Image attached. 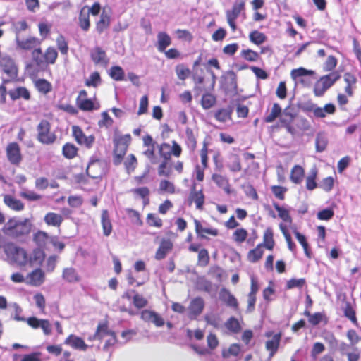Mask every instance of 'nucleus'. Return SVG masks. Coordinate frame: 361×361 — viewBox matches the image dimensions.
I'll list each match as a JSON object with an SVG mask.
<instances>
[{
	"instance_id": "f8f14e48",
	"label": "nucleus",
	"mask_w": 361,
	"mask_h": 361,
	"mask_svg": "<svg viewBox=\"0 0 361 361\" xmlns=\"http://www.w3.org/2000/svg\"><path fill=\"white\" fill-rule=\"evenodd\" d=\"M26 322L32 329L41 328L47 336L51 334V325L47 319H39L35 317H30L26 319Z\"/></svg>"
},
{
	"instance_id": "6e6d98bb",
	"label": "nucleus",
	"mask_w": 361,
	"mask_h": 361,
	"mask_svg": "<svg viewBox=\"0 0 361 361\" xmlns=\"http://www.w3.org/2000/svg\"><path fill=\"white\" fill-rule=\"evenodd\" d=\"M216 102V98L212 94H204L202 98V106L204 109H209L213 106Z\"/></svg>"
},
{
	"instance_id": "dca6fc26",
	"label": "nucleus",
	"mask_w": 361,
	"mask_h": 361,
	"mask_svg": "<svg viewBox=\"0 0 361 361\" xmlns=\"http://www.w3.org/2000/svg\"><path fill=\"white\" fill-rule=\"evenodd\" d=\"M86 172L93 179L100 178L104 173L103 164L99 160H92L87 165Z\"/></svg>"
},
{
	"instance_id": "f03ea898",
	"label": "nucleus",
	"mask_w": 361,
	"mask_h": 361,
	"mask_svg": "<svg viewBox=\"0 0 361 361\" xmlns=\"http://www.w3.org/2000/svg\"><path fill=\"white\" fill-rule=\"evenodd\" d=\"M4 252L8 258L13 262L20 265L25 264L28 261L26 252L13 243H8L4 246Z\"/></svg>"
},
{
	"instance_id": "774afa93",
	"label": "nucleus",
	"mask_w": 361,
	"mask_h": 361,
	"mask_svg": "<svg viewBox=\"0 0 361 361\" xmlns=\"http://www.w3.org/2000/svg\"><path fill=\"white\" fill-rule=\"evenodd\" d=\"M207 346L210 350L216 349L219 344V339L215 334L209 333L207 336Z\"/></svg>"
},
{
	"instance_id": "4c0bfd02",
	"label": "nucleus",
	"mask_w": 361,
	"mask_h": 361,
	"mask_svg": "<svg viewBox=\"0 0 361 361\" xmlns=\"http://www.w3.org/2000/svg\"><path fill=\"white\" fill-rule=\"evenodd\" d=\"M263 253V244H259L255 249L248 252L247 259L251 262H257L261 259Z\"/></svg>"
},
{
	"instance_id": "cd10ccee",
	"label": "nucleus",
	"mask_w": 361,
	"mask_h": 361,
	"mask_svg": "<svg viewBox=\"0 0 361 361\" xmlns=\"http://www.w3.org/2000/svg\"><path fill=\"white\" fill-rule=\"evenodd\" d=\"M212 180L219 188H222L227 194L231 193V187L227 178L220 174H213Z\"/></svg>"
},
{
	"instance_id": "6e6552de",
	"label": "nucleus",
	"mask_w": 361,
	"mask_h": 361,
	"mask_svg": "<svg viewBox=\"0 0 361 361\" xmlns=\"http://www.w3.org/2000/svg\"><path fill=\"white\" fill-rule=\"evenodd\" d=\"M265 336L267 338L271 337L265 343V348L269 353V357H272L278 351L282 337V333L279 332L274 334L273 331H269L265 333Z\"/></svg>"
},
{
	"instance_id": "bf43d9fd",
	"label": "nucleus",
	"mask_w": 361,
	"mask_h": 361,
	"mask_svg": "<svg viewBox=\"0 0 361 361\" xmlns=\"http://www.w3.org/2000/svg\"><path fill=\"white\" fill-rule=\"evenodd\" d=\"M314 73V71H311V70H307L305 68H297V69H293L291 71V77L294 79V80H297L298 78H300L302 76H305V75H313Z\"/></svg>"
},
{
	"instance_id": "2f4dec72",
	"label": "nucleus",
	"mask_w": 361,
	"mask_h": 361,
	"mask_svg": "<svg viewBox=\"0 0 361 361\" xmlns=\"http://www.w3.org/2000/svg\"><path fill=\"white\" fill-rule=\"evenodd\" d=\"M9 95L13 100H16L20 98L29 100L30 98L29 91L24 87H20L13 90H11L9 92Z\"/></svg>"
},
{
	"instance_id": "9d476101",
	"label": "nucleus",
	"mask_w": 361,
	"mask_h": 361,
	"mask_svg": "<svg viewBox=\"0 0 361 361\" xmlns=\"http://www.w3.org/2000/svg\"><path fill=\"white\" fill-rule=\"evenodd\" d=\"M6 157L9 162L13 165H18L22 161L20 149L17 142L9 143L6 149Z\"/></svg>"
},
{
	"instance_id": "a18cd8bd",
	"label": "nucleus",
	"mask_w": 361,
	"mask_h": 361,
	"mask_svg": "<svg viewBox=\"0 0 361 361\" xmlns=\"http://www.w3.org/2000/svg\"><path fill=\"white\" fill-rule=\"evenodd\" d=\"M50 238L47 233L39 231L35 234L34 240L38 246L42 247L45 246L48 241L50 242Z\"/></svg>"
},
{
	"instance_id": "c85d7f7f",
	"label": "nucleus",
	"mask_w": 361,
	"mask_h": 361,
	"mask_svg": "<svg viewBox=\"0 0 361 361\" xmlns=\"http://www.w3.org/2000/svg\"><path fill=\"white\" fill-rule=\"evenodd\" d=\"M157 48L159 51H164L166 48L171 43V37L164 32H160L157 35Z\"/></svg>"
},
{
	"instance_id": "423d86ee",
	"label": "nucleus",
	"mask_w": 361,
	"mask_h": 361,
	"mask_svg": "<svg viewBox=\"0 0 361 361\" xmlns=\"http://www.w3.org/2000/svg\"><path fill=\"white\" fill-rule=\"evenodd\" d=\"M303 111L305 112H312L316 118H323L326 117V114H334L336 107L333 104H327L323 108L319 107L314 104H310L303 107Z\"/></svg>"
},
{
	"instance_id": "f704fd0d",
	"label": "nucleus",
	"mask_w": 361,
	"mask_h": 361,
	"mask_svg": "<svg viewBox=\"0 0 361 361\" xmlns=\"http://www.w3.org/2000/svg\"><path fill=\"white\" fill-rule=\"evenodd\" d=\"M304 169L299 165H295L291 170L290 180L296 184H299L302 181L304 177Z\"/></svg>"
},
{
	"instance_id": "412c9836",
	"label": "nucleus",
	"mask_w": 361,
	"mask_h": 361,
	"mask_svg": "<svg viewBox=\"0 0 361 361\" xmlns=\"http://www.w3.org/2000/svg\"><path fill=\"white\" fill-rule=\"evenodd\" d=\"M115 334L114 331L109 329L107 321H103L98 324L94 338L97 340H102L105 336H111Z\"/></svg>"
},
{
	"instance_id": "39448f33",
	"label": "nucleus",
	"mask_w": 361,
	"mask_h": 361,
	"mask_svg": "<svg viewBox=\"0 0 361 361\" xmlns=\"http://www.w3.org/2000/svg\"><path fill=\"white\" fill-rule=\"evenodd\" d=\"M0 66L8 76V79H3L4 83L8 82L11 80L16 78L18 75V68L13 59H12L10 56H1L0 58Z\"/></svg>"
},
{
	"instance_id": "ddd939ff",
	"label": "nucleus",
	"mask_w": 361,
	"mask_h": 361,
	"mask_svg": "<svg viewBox=\"0 0 361 361\" xmlns=\"http://www.w3.org/2000/svg\"><path fill=\"white\" fill-rule=\"evenodd\" d=\"M283 114L286 116H289L290 119L281 118L280 122L281 126L286 128V131L290 133L292 136L297 135L296 128L292 125L293 120L296 116V113L293 109L288 106L284 109Z\"/></svg>"
},
{
	"instance_id": "a211bd4d",
	"label": "nucleus",
	"mask_w": 361,
	"mask_h": 361,
	"mask_svg": "<svg viewBox=\"0 0 361 361\" xmlns=\"http://www.w3.org/2000/svg\"><path fill=\"white\" fill-rule=\"evenodd\" d=\"M204 307V300L200 297H197L192 300L189 305L188 317L190 319H196L202 312Z\"/></svg>"
},
{
	"instance_id": "a19ab883",
	"label": "nucleus",
	"mask_w": 361,
	"mask_h": 361,
	"mask_svg": "<svg viewBox=\"0 0 361 361\" xmlns=\"http://www.w3.org/2000/svg\"><path fill=\"white\" fill-rule=\"evenodd\" d=\"M63 278L68 282L73 283L80 280L76 270L72 267L66 268L63 271Z\"/></svg>"
},
{
	"instance_id": "864d4df0",
	"label": "nucleus",
	"mask_w": 361,
	"mask_h": 361,
	"mask_svg": "<svg viewBox=\"0 0 361 361\" xmlns=\"http://www.w3.org/2000/svg\"><path fill=\"white\" fill-rule=\"evenodd\" d=\"M294 234L295 235V238L298 240V242L302 246L305 255L310 258V252L309 250V245H308V243L307 242L305 236L297 231H294Z\"/></svg>"
},
{
	"instance_id": "0eeeda50",
	"label": "nucleus",
	"mask_w": 361,
	"mask_h": 361,
	"mask_svg": "<svg viewBox=\"0 0 361 361\" xmlns=\"http://www.w3.org/2000/svg\"><path fill=\"white\" fill-rule=\"evenodd\" d=\"M245 10V1L243 0H237L233 5L231 10L226 11V19L228 25L233 31L236 30L235 20L240 16V13Z\"/></svg>"
},
{
	"instance_id": "3c124183",
	"label": "nucleus",
	"mask_w": 361,
	"mask_h": 361,
	"mask_svg": "<svg viewBox=\"0 0 361 361\" xmlns=\"http://www.w3.org/2000/svg\"><path fill=\"white\" fill-rule=\"evenodd\" d=\"M78 149L76 147L70 143H66L63 147V154L68 159H73L77 154Z\"/></svg>"
},
{
	"instance_id": "49530a36",
	"label": "nucleus",
	"mask_w": 361,
	"mask_h": 361,
	"mask_svg": "<svg viewBox=\"0 0 361 361\" xmlns=\"http://www.w3.org/2000/svg\"><path fill=\"white\" fill-rule=\"evenodd\" d=\"M41 353L39 352L32 353L30 354L25 355L23 357L15 354L14 360L16 361H42L40 358Z\"/></svg>"
},
{
	"instance_id": "5701e85b",
	"label": "nucleus",
	"mask_w": 361,
	"mask_h": 361,
	"mask_svg": "<svg viewBox=\"0 0 361 361\" xmlns=\"http://www.w3.org/2000/svg\"><path fill=\"white\" fill-rule=\"evenodd\" d=\"M4 202L10 209L16 212L22 211L24 209V204L11 195H5L4 196Z\"/></svg>"
},
{
	"instance_id": "bb28decb",
	"label": "nucleus",
	"mask_w": 361,
	"mask_h": 361,
	"mask_svg": "<svg viewBox=\"0 0 361 361\" xmlns=\"http://www.w3.org/2000/svg\"><path fill=\"white\" fill-rule=\"evenodd\" d=\"M241 352V347L238 343H232L228 348H224L221 350V357L224 359H228L231 356L237 357Z\"/></svg>"
},
{
	"instance_id": "052dcab7",
	"label": "nucleus",
	"mask_w": 361,
	"mask_h": 361,
	"mask_svg": "<svg viewBox=\"0 0 361 361\" xmlns=\"http://www.w3.org/2000/svg\"><path fill=\"white\" fill-rule=\"evenodd\" d=\"M176 72L178 78L181 80H185L190 74V69L183 64H179L176 67Z\"/></svg>"
},
{
	"instance_id": "de8ad7c7",
	"label": "nucleus",
	"mask_w": 361,
	"mask_h": 361,
	"mask_svg": "<svg viewBox=\"0 0 361 361\" xmlns=\"http://www.w3.org/2000/svg\"><path fill=\"white\" fill-rule=\"evenodd\" d=\"M137 164V159L133 154H130L125 160L124 165L128 173L134 171Z\"/></svg>"
},
{
	"instance_id": "1a4fd4ad",
	"label": "nucleus",
	"mask_w": 361,
	"mask_h": 361,
	"mask_svg": "<svg viewBox=\"0 0 361 361\" xmlns=\"http://www.w3.org/2000/svg\"><path fill=\"white\" fill-rule=\"evenodd\" d=\"M73 135L76 142L81 145H84L87 148H91L94 143V136H86L82 129L76 126L72 127Z\"/></svg>"
},
{
	"instance_id": "f3484780",
	"label": "nucleus",
	"mask_w": 361,
	"mask_h": 361,
	"mask_svg": "<svg viewBox=\"0 0 361 361\" xmlns=\"http://www.w3.org/2000/svg\"><path fill=\"white\" fill-rule=\"evenodd\" d=\"M90 57L96 65L106 66L109 59L106 51L99 47H94L90 51Z\"/></svg>"
},
{
	"instance_id": "4468645a",
	"label": "nucleus",
	"mask_w": 361,
	"mask_h": 361,
	"mask_svg": "<svg viewBox=\"0 0 361 361\" xmlns=\"http://www.w3.org/2000/svg\"><path fill=\"white\" fill-rule=\"evenodd\" d=\"M17 48L23 50H30L41 44V40L35 37H28L21 39L18 35L16 36Z\"/></svg>"
},
{
	"instance_id": "e433bc0d",
	"label": "nucleus",
	"mask_w": 361,
	"mask_h": 361,
	"mask_svg": "<svg viewBox=\"0 0 361 361\" xmlns=\"http://www.w3.org/2000/svg\"><path fill=\"white\" fill-rule=\"evenodd\" d=\"M123 298L129 301L133 300V305L138 309L145 307L147 304V300L142 295H134L133 297H131V295H123Z\"/></svg>"
},
{
	"instance_id": "0e129e2a",
	"label": "nucleus",
	"mask_w": 361,
	"mask_h": 361,
	"mask_svg": "<svg viewBox=\"0 0 361 361\" xmlns=\"http://www.w3.org/2000/svg\"><path fill=\"white\" fill-rule=\"evenodd\" d=\"M215 118L221 122H226L231 118V112L226 109H221L215 114Z\"/></svg>"
},
{
	"instance_id": "09e8293b",
	"label": "nucleus",
	"mask_w": 361,
	"mask_h": 361,
	"mask_svg": "<svg viewBox=\"0 0 361 361\" xmlns=\"http://www.w3.org/2000/svg\"><path fill=\"white\" fill-rule=\"evenodd\" d=\"M57 56L58 54L56 50L54 47H49L44 54V63L51 64L54 63Z\"/></svg>"
},
{
	"instance_id": "20e7f679",
	"label": "nucleus",
	"mask_w": 361,
	"mask_h": 361,
	"mask_svg": "<svg viewBox=\"0 0 361 361\" xmlns=\"http://www.w3.org/2000/svg\"><path fill=\"white\" fill-rule=\"evenodd\" d=\"M37 140L44 145L53 144L56 139V135L51 132V125L47 120H42L37 127Z\"/></svg>"
},
{
	"instance_id": "680f3d73",
	"label": "nucleus",
	"mask_w": 361,
	"mask_h": 361,
	"mask_svg": "<svg viewBox=\"0 0 361 361\" xmlns=\"http://www.w3.org/2000/svg\"><path fill=\"white\" fill-rule=\"evenodd\" d=\"M101 82V78L98 72L92 73L88 79L85 81V85L88 87H97Z\"/></svg>"
},
{
	"instance_id": "58836bf2",
	"label": "nucleus",
	"mask_w": 361,
	"mask_h": 361,
	"mask_svg": "<svg viewBox=\"0 0 361 361\" xmlns=\"http://www.w3.org/2000/svg\"><path fill=\"white\" fill-rule=\"evenodd\" d=\"M79 26L84 31H87L90 28L89 12H86L85 7L82 8L80 11L79 15Z\"/></svg>"
},
{
	"instance_id": "473e14b6",
	"label": "nucleus",
	"mask_w": 361,
	"mask_h": 361,
	"mask_svg": "<svg viewBox=\"0 0 361 361\" xmlns=\"http://www.w3.org/2000/svg\"><path fill=\"white\" fill-rule=\"evenodd\" d=\"M341 75L337 71L331 72V73L324 75L319 78L323 82L324 85L329 90L334 84L340 79Z\"/></svg>"
},
{
	"instance_id": "7ed1b4c3",
	"label": "nucleus",
	"mask_w": 361,
	"mask_h": 361,
	"mask_svg": "<svg viewBox=\"0 0 361 361\" xmlns=\"http://www.w3.org/2000/svg\"><path fill=\"white\" fill-rule=\"evenodd\" d=\"M130 140L131 137L128 134L115 140L114 150V163L115 165H119L121 163Z\"/></svg>"
},
{
	"instance_id": "ea45409f",
	"label": "nucleus",
	"mask_w": 361,
	"mask_h": 361,
	"mask_svg": "<svg viewBox=\"0 0 361 361\" xmlns=\"http://www.w3.org/2000/svg\"><path fill=\"white\" fill-rule=\"evenodd\" d=\"M343 310L345 317L350 320L353 324L357 326L358 322L355 315V311L351 303L346 302Z\"/></svg>"
},
{
	"instance_id": "79ce46f5",
	"label": "nucleus",
	"mask_w": 361,
	"mask_h": 361,
	"mask_svg": "<svg viewBox=\"0 0 361 361\" xmlns=\"http://www.w3.org/2000/svg\"><path fill=\"white\" fill-rule=\"evenodd\" d=\"M281 114V108L279 104L274 103L272 106L271 111L264 118V121L267 123H272Z\"/></svg>"
},
{
	"instance_id": "37998d69",
	"label": "nucleus",
	"mask_w": 361,
	"mask_h": 361,
	"mask_svg": "<svg viewBox=\"0 0 361 361\" xmlns=\"http://www.w3.org/2000/svg\"><path fill=\"white\" fill-rule=\"evenodd\" d=\"M304 315L308 317V322L313 326L319 324L324 318V315L320 312H316L313 314L308 310H305Z\"/></svg>"
},
{
	"instance_id": "b1692460",
	"label": "nucleus",
	"mask_w": 361,
	"mask_h": 361,
	"mask_svg": "<svg viewBox=\"0 0 361 361\" xmlns=\"http://www.w3.org/2000/svg\"><path fill=\"white\" fill-rule=\"evenodd\" d=\"M109 25L110 14L109 12L104 10L100 16L99 20L97 23L96 30L99 34H101L109 27Z\"/></svg>"
},
{
	"instance_id": "aec40b11",
	"label": "nucleus",
	"mask_w": 361,
	"mask_h": 361,
	"mask_svg": "<svg viewBox=\"0 0 361 361\" xmlns=\"http://www.w3.org/2000/svg\"><path fill=\"white\" fill-rule=\"evenodd\" d=\"M64 343L66 345H70L74 349L86 350L87 348V345L85 343L83 339L73 334L69 335L65 339Z\"/></svg>"
},
{
	"instance_id": "2eb2a0df",
	"label": "nucleus",
	"mask_w": 361,
	"mask_h": 361,
	"mask_svg": "<svg viewBox=\"0 0 361 361\" xmlns=\"http://www.w3.org/2000/svg\"><path fill=\"white\" fill-rule=\"evenodd\" d=\"M140 317L143 321L152 323L157 327H161L164 325V319L160 314L154 311L148 310H142Z\"/></svg>"
},
{
	"instance_id": "c9c22d12",
	"label": "nucleus",
	"mask_w": 361,
	"mask_h": 361,
	"mask_svg": "<svg viewBox=\"0 0 361 361\" xmlns=\"http://www.w3.org/2000/svg\"><path fill=\"white\" fill-rule=\"evenodd\" d=\"M185 143L190 151L193 152L197 146L196 136L190 128L185 129Z\"/></svg>"
},
{
	"instance_id": "e2e57ef3",
	"label": "nucleus",
	"mask_w": 361,
	"mask_h": 361,
	"mask_svg": "<svg viewBox=\"0 0 361 361\" xmlns=\"http://www.w3.org/2000/svg\"><path fill=\"white\" fill-rule=\"evenodd\" d=\"M316 177V170H312L310 174L306 178V188L307 190H312L317 188V184L315 181Z\"/></svg>"
},
{
	"instance_id": "13d9d810",
	"label": "nucleus",
	"mask_w": 361,
	"mask_h": 361,
	"mask_svg": "<svg viewBox=\"0 0 361 361\" xmlns=\"http://www.w3.org/2000/svg\"><path fill=\"white\" fill-rule=\"evenodd\" d=\"M109 74L111 78L116 81L123 80L124 78V71L123 68L118 66L111 67Z\"/></svg>"
},
{
	"instance_id": "5fc2aeb1",
	"label": "nucleus",
	"mask_w": 361,
	"mask_h": 361,
	"mask_svg": "<svg viewBox=\"0 0 361 361\" xmlns=\"http://www.w3.org/2000/svg\"><path fill=\"white\" fill-rule=\"evenodd\" d=\"M295 126L296 130H300L302 132L308 131L312 128V126L310 121L303 117H300L297 120Z\"/></svg>"
},
{
	"instance_id": "9b49d317",
	"label": "nucleus",
	"mask_w": 361,
	"mask_h": 361,
	"mask_svg": "<svg viewBox=\"0 0 361 361\" xmlns=\"http://www.w3.org/2000/svg\"><path fill=\"white\" fill-rule=\"evenodd\" d=\"M87 94L85 90H81L76 99V104L82 111H90L99 108L90 99L87 98Z\"/></svg>"
},
{
	"instance_id": "4be33fe9",
	"label": "nucleus",
	"mask_w": 361,
	"mask_h": 361,
	"mask_svg": "<svg viewBox=\"0 0 361 361\" xmlns=\"http://www.w3.org/2000/svg\"><path fill=\"white\" fill-rule=\"evenodd\" d=\"M173 247V244L169 240H163L155 254V259L157 260L163 259L166 257Z\"/></svg>"
},
{
	"instance_id": "c756f323",
	"label": "nucleus",
	"mask_w": 361,
	"mask_h": 361,
	"mask_svg": "<svg viewBox=\"0 0 361 361\" xmlns=\"http://www.w3.org/2000/svg\"><path fill=\"white\" fill-rule=\"evenodd\" d=\"M224 326L231 334H237L240 332L242 327L239 321L234 317H231L227 319Z\"/></svg>"
},
{
	"instance_id": "c03bdc74",
	"label": "nucleus",
	"mask_w": 361,
	"mask_h": 361,
	"mask_svg": "<svg viewBox=\"0 0 361 361\" xmlns=\"http://www.w3.org/2000/svg\"><path fill=\"white\" fill-rule=\"evenodd\" d=\"M35 87L42 94H47L51 91L52 86L50 82L44 79H39L35 82Z\"/></svg>"
},
{
	"instance_id": "603ef678",
	"label": "nucleus",
	"mask_w": 361,
	"mask_h": 361,
	"mask_svg": "<svg viewBox=\"0 0 361 361\" xmlns=\"http://www.w3.org/2000/svg\"><path fill=\"white\" fill-rule=\"evenodd\" d=\"M275 209L279 213V216L284 221L291 223L292 219L289 214V212L282 207H280L279 204L274 202L273 204Z\"/></svg>"
},
{
	"instance_id": "393cba45",
	"label": "nucleus",
	"mask_w": 361,
	"mask_h": 361,
	"mask_svg": "<svg viewBox=\"0 0 361 361\" xmlns=\"http://www.w3.org/2000/svg\"><path fill=\"white\" fill-rule=\"evenodd\" d=\"M328 145L327 134L324 131H320L317 134L315 140L316 151L317 152H324Z\"/></svg>"
},
{
	"instance_id": "a878e982",
	"label": "nucleus",
	"mask_w": 361,
	"mask_h": 361,
	"mask_svg": "<svg viewBox=\"0 0 361 361\" xmlns=\"http://www.w3.org/2000/svg\"><path fill=\"white\" fill-rule=\"evenodd\" d=\"M101 219L103 233L105 236H109L112 231V225L106 209L102 211Z\"/></svg>"
},
{
	"instance_id": "f257e3e1",
	"label": "nucleus",
	"mask_w": 361,
	"mask_h": 361,
	"mask_svg": "<svg viewBox=\"0 0 361 361\" xmlns=\"http://www.w3.org/2000/svg\"><path fill=\"white\" fill-rule=\"evenodd\" d=\"M32 226V224L28 219L21 221L13 218L4 224L2 230L5 235L12 238H18L29 234Z\"/></svg>"
},
{
	"instance_id": "4d7b16f0",
	"label": "nucleus",
	"mask_w": 361,
	"mask_h": 361,
	"mask_svg": "<svg viewBox=\"0 0 361 361\" xmlns=\"http://www.w3.org/2000/svg\"><path fill=\"white\" fill-rule=\"evenodd\" d=\"M249 37L252 42L257 45L264 43L266 40V36L257 30L251 32Z\"/></svg>"
},
{
	"instance_id": "72a5a7b5",
	"label": "nucleus",
	"mask_w": 361,
	"mask_h": 361,
	"mask_svg": "<svg viewBox=\"0 0 361 361\" xmlns=\"http://www.w3.org/2000/svg\"><path fill=\"white\" fill-rule=\"evenodd\" d=\"M273 236L274 234L271 228H267L264 233V242L262 243L263 247H266L269 250H272L274 249L275 243Z\"/></svg>"
},
{
	"instance_id": "6ab92c4d",
	"label": "nucleus",
	"mask_w": 361,
	"mask_h": 361,
	"mask_svg": "<svg viewBox=\"0 0 361 361\" xmlns=\"http://www.w3.org/2000/svg\"><path fill=\"white\" fill-rule=\"evenodd\" d=\"M44 279V274L42 270L36 269L27 276L25 281L28 284L37 286L41 285Z\"/></svg>"
},
{
	"instance_id": "7c9ffc66",
	"label": "nucleus",
	"mask_w": 361,
	"mask_h": 361,
	"mask_svg": "<svg viewBox=\"0 0 361 361\" xmlns=\"http://www.w3.org/2000/svg\"><path fill=\"white\" fill-rule=\"evenodd\" d=\"M63 220V219L61 215L54 212L47 213L44 218V221L47 225L56 227H59Z\"/></svg>"
},
{
	"instance_id": "338daca9",
	"label": "nucleus",
	"mask_w": 361,
	"mask_h": 361,
	"mask_svg": "<svg viewBox=\"0 0 361 361\" xmlns=\"http://www.w3.org/2000/svg\"><path fill=\"white\" fill-rule=\"evenodd\" d=\"M247 236V232L244 228L237 229L233 235V240L239 243L244 242Z\"/></svg>"
},
{
	"instance_id": "69168bd1",
	"label": "nucleus",
	"mask_w": 361,
	"mask_h": 361,
	"mask_svg": "<svg viewBox=\"0 0 361 361\" xmlns=\"http://www.w3.org/2000/svg\"><path fill=\"white\" fill-rule=\"evenodd\" d=\"M147 223L151 226L157 228L162 226V220L154 214H149L147 215Z\"/></svg>"
},
{
	"instance_id": "8fccbe9b",
	"label": "nucleus",
	"mask_w": 361,
	"mask_h": 361,
	"mask_svg": "<svg viewBox=\"0 0 361 361\" xmlns=\"http://www.w3.org/2000/svg\"><path fill=\"white\" fill-rule=\"evenodd\" d=\"M191 198L196 204L197 208L201 209L204 202V196L202 191H192Z\"/></svg>"
}]
</instances>
